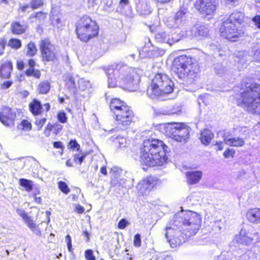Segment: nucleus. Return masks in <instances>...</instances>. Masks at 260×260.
<instances>
[{"mask_svg": "<svg viewBox=\"0 0 260 260\" xmlns=\"http://www.w3.org/2000/svg\"><path fill=\"white\" fill-rule=\"evenodd\" d=\"M43 4L42 0H32L31 2V7L32 9L40 8Z\"/></svg>", "mask_w": 260, "mask_h": 260, "instance_id": "79ce46f5", "label": "nucleus"}, {"mask_svg": "<svg viewBox=\"0 0 260 260\" xmlns=\"http://www.w3.org/2000/svg\"><path fill=\"white\" fill-rule=\"evenodd\" d=\"M110 108L118 124L123 126L122 128L128 127L130 124L129 107L123 101L114 98L111 101Z\"/></svg>", "mask_w": 260, "mask_h": 260, "instance_id": "0eeeda50", "label": "nucleus"}, {"mask_svg": "<svg viewBox=\"0 0 260 260\" xmlns=\"http://www.w3.org/2000/svg\"><path fill=\"white\" fill-rule=\"evenodd\" d=\"M120 147H126V140L124 138H117Z\"/></svg>", "mask_w": 260, "mask_h": 260, "instance_id": "603ef678", "label": "nucleus"}, {"mask_svg": "<svg viewBox=\"0 0 260 260\" xmlns=\"http://www.w3.org/2000/svg\"><path fill=\"white\" fill-rule=\"evenodd\" d=\"M127 221L124 219H121L118 223V228H125L127 225Z\"/></svg>", "mask_w": 260, "mask_h": 260, "instance_id": "bf43d9fd", "label": "nucleus"}, {"mask_svg": "<svg viewBox=\"0 0 260 260\" xmlns=\"http://www.w3.org/2000/svg\"><path fill=\"white\" fill-rule=\"evenodd\" d=\"M167 148V146L161 140L155 139L145 140L141 152L142 162L150 167L162 166L168 159Z\"/></svg>", "mask_w": 260, "mask_h": 260, "instance_id": "f257e3e1", "label": "nucleus"}, {"mask_svg": "<svg viewBox=\"0 0 260 260\" xmlns=\"http://www.w3.org/2000/svg\"><path fill=\"white\" fill-rule=\"evenodd\" d=\"M12 70V64L10 61H7L3 63L0 68V75L2 78L7 79L11 76Z\"/></svg>", "mask_w": 260, "mask_h": 260, "instance_id": "5701e85b", "label": "nucleus"}, {"mask_svg": "<svg viewBox=\"0 0 260 260\" xmlns=\"http://www.w3.org/2000/svg\"><path fill=\"white\" fill-rule=\"evenodd\" d=\"M38 51L36 44L33 42H29L27 45L26 55L29 57L35 56Z\"/></svg>", "mask_w": 260, "mask_h": 260, "instance_id": "c756f323", "label": "nucleus"}, {"mask_svg": "<svg viewBox=\"0 0 260 260\" xmlns=\"http://www.w3.org/2000/svg\"><path fill=\"white\" fill-rule=\"evenodd\" d=\"M209 29L207 27L204 25H198L196 27L195 35L197 37L201 39L208 36Z\"/></svg>", "mask_w": 260, "mask_h": 260, "instance_id": "c85d7f7f", "label": "nucleus"}, {"mask_svg": "<svg viewBox=\"0 0 260 260\" xmlns=\"http://www.w3.org/2000/svg\"><path fill=\"white\" fill-rule=\"evenodd\" d=\"M105 72L108 77V86L114 87L118 84L121 88L128 90L130 83V69L123 62L117 64L114 69L113 66L108 67Z\"/></svg>", "mask_w": 260, "mask_h": 260, "instance_id": "7ed1b4c3", "label": "nucleus"}, {"mask_svg": "<svg viewBox=\"0 0 260 260\" xmlns=\"http://www.w3.org/2000/svg\"><path fill=\"white\" fill-rule=\"evenodd\" d=\"M187 12V9H186L185 8H182L179 10V11H178L176 13L175 17L178 19H180V20H181L182 21L183 18L185 16V15L186 14Z\"/></svg>", "mask_w": 260, "mask_h": 260, "instance_id": "4c0bfd02", "label": "nucleus"}, {"mask_svg": "<svg viewBox=\"0 0 260 260\" xmlns=\"http://www.w3.org/2000/svg\"><path fill=\"white\" fill-rule=\"evenodd\" d=\"M244 16L240 12L232 13L229 17L224 21L220 28L221 36L232 42H236L243 32L239 29L243 21Z\"/></svg>", "mask_w": 260, "mask_h": 260, "instance_id": "20e7f679", "label": "nucleus"}, {"mask_svg": "<svg viewBox=\"0 0 260 260\" xmlns=\"http://www.w3.org/2000/svg\"><path fill=\"white\" fill-rule=\"evenodd\" d=\"M34 17L38 19L40 21L43 20L46 18V14L42 12H38L35 14Z\"/></svg>", "mask_w": 260, "mask_h": 260, "instance_id": "8fccbe9b", "label": "nucleus"}, {"mask_svg": "<svg viewBox=\"0 0 260 260\" xmlns=\"http://www.w3.org/2000/svg\"><path fill=\"white\" fill-rule=\"evenodd\" d=\"M178 38H170V34L164 29H158L156 31L155 35V40L160 43H166L172 45L175 43L177 42V40L179 39Z\"/></svg>", "mask_w": 260, "mask_h": 260, "instance_id": "dca6fc26", "label": "nucleus"}, {"mask_svg": "<svg viewBox=\"0 0 260 260\" xmlns=\"http://www.w3.org/2000/svg\"><path fill=\"white\" fill-rule=\"evenodd\" d=\"M53 146L56 148H62V144L61 142L57 141L53 143Z\"/></svg>", "mask_w": 260, "mask_h": 260, "instance_id": "e2e57ef3", "label": "nucleus"}, {"mask_svg": "<svg viewBox=\"0 0 260 260\" xmlns=\"http://www.w3.org/2000/svg\"><path fill=\"white\" fill-rule=\"evenodd\" d=\"M83 234L85 238L86 241L87 242H89V238H89V234L86 231H84L83 232Z\"/></svg>", "mask_w": 260, "mask_h": 260, "instance_id": "69168bd1", "label": "nucleus"}, {"mask_svg": "<svg viewBox=\"0 0 260 260\" xmlns=\"http://www.w3.org/2000/svg\"><path fill=\"white\" fill-rule=\"evenodd\" d=\"M18 128L22 130L30 131L31 129V124L28 120L24 119L18 125Z\"/></svg>", "mask_w": 260, "mask_h": 260, "instance_id": "c9c22d12", "label": "nucleus"}, {"mask_svg": "<svg viewBox=\"0 0 260 260\" xmlns=\"http://www.w3.org/2000/svg\"><path fill=\"white\" fill-rule=\"evenodd\" d=\"M16 117V113L9 107H4L0 113V121L6 126L14 125Z\"/></svg>", "mask_w": 260, "mask_h": 260, "instance_id": "4468645a", "label": "nucleus"}, {"mask_svg": "<svg viewBox=\"0 0 260 260\" xmlns=\"http://www.w3.org/2000/svg\"><path fill=\"white\" fill-rule=\"evenodd\" d=\"M136 9L141 15H146L151 12L150 8L145 0L139 1L136 3Z\"/></svg>", "mask_w": 260, "mask_h": 260, "instance_id": "393cba45", "label": "nucleus"}, {"mask_svg": "<svg viewBox=\"0 0 260 260\" xmlns=\"http://www.w3.org/2000/svg\"><path fill=\"white\" fill-rule=\"evenodd\" d=\"M86 155L83 153H77L74 155V160L75 162L81 165Z\"/></svg>", "mask_w": 260, "mask_h": 260, "instance_id": "58836bf2", "label": "nucleus"}, {"mask_svg": "<svg viewBox=\"0 0 260 260\" xmlns=\"http://www.w3.org/2000/svg\"><path fill=\"white\" fill-rule=\"evenodd\" d=\"M6 44V41L4 38L0 39V46L3 49H4Z\"/></svg>", "mask_w": 260, "mask_h": 260, "instance_id": "0e129e2a", "label": "nucleus"}, {"mask_svg": "<svg viewBox=\"0 0 260 260\" xmlns=\"http://www.w3.org/2000/svg\"><path fill=\"white\" fill-rule=\"evenodd\" d=\"M32 181L26 179H20L19 180L20 185L23 187L25 190L29 192L32 189Z\"/></svg>", "mask_w": 260, "mask_h": 260, "instance_id": "2f4dec72", "label": "nucleus"}, {"mask_svg": "<svg viewBox=\"0 0 260 260\" xmlns=\"http://www.w3.org/2000/svg\"><path fill=\"white\" fill-rule=\"evenodd\" d=\"M28 64L29 68L25 72L26 75L27 76H33L38 79L40 78L41 76L40 71L34 69L36 66L35 61L33 59H30L28 60Z\"/></svg>", "mask_w": 260, "mask_h": 260, "instance_id": "4be33fe9", "label": "nucleus"}, {"mask_svg": "<svg viewBox=\"0 0 260 260\" xmlns=\"http://www.w3.org/2000/svg\"><path fill=\"white\" fill-rule=\"evenodd\" d=\"M75 211L78 213H82L84 211V208L79 205L76 206Z\"/></svg>", "mask_w": 260, "mask_h": 260, "instance_id": "680f3d73", "label": "nucleus"}, {"mask_svg": "<svg viewBox=\"0 0 260 260\" xmlns=\"http://www.w3.org/2000/svg\"><path fill=\"white\" fill-rule=\"evenodd\" d=\"M98 32L99 26L96 23L87 16H84L80 19L76 28L78 38L84 42L97 36Z\"/></svg>", "mask_w": 260, "mask_h": 260, "instance_id": "1a4fd4ad", "label": "nucleus"}, {"mask_svg": "<svg viewBox=\"0 0 260 260\" xmlns=\"http://www.w3.org/2000/svg\"><path fill=\"white\" fill-rule=\"evenodd\" d=\"M198 229H166V237L171 247L181 245L195 235Z\"/></svg>", "mask_w": 260, "mask_h": 260, "instance_id": "6e6552de", "label": "nucleus"}, {"mask_svg": "<svg viewBox=\"0 0 260 260\" xmlns=\"http://www.w3.org/2000/svg\"><path fill=\"white\" fill-rule=\"evenodd\" d=\"M246 218L248 221L254 224L260 223V208H255L249 209L246 213Z\"/></svg>", "mask_w": 260, "mask_h": 260, "instance_id": "a211bd4d", "label": "nucleus"}, {"mask_svg": "<svg viewBox=\"0 0 260 260\" xmlns=\"http://www.w3.org/2000/svg\"><path fill=\"white\" fill-rule=\"evenodd\" d=\"M224 142L225 144L234 147H242L245 143L244 140L239 137L225 139Z\"/></svg>", "mask_w": 260, "mask_h": 260, "instance_id": "bb28decb", "label": "nucleus"}, {"mask_svg": "<svg viewBox=\"0 0 260 260\" xmlns=\"http://www.w3.org/2000/svg\"><path fill=\"white\" fill-rule=\"evenodd\" d=\"M66 240L67 241V245L69 251L72 252L73 248L72 245V240L71 237L69 235H67L65 237Z\"/></svg>", "mask_w": 260, "mask_h": 260, "instance_id": "a18cd8bd", "label": "nucleus"}, {"mask_svg": "<svg viewBox=\"0 0 260 260\" xmlns=\"http://www.w3.org/2000/svg\"><path fill=\"white\" fill-rule=\"evenodd\" d=\"M57 119L61 123H65L67 121L66 114L64 112H60L57 115Z\"/></svg>", "mask_w": 260, "mask_h": 260, "instance_id": "49530a36", "label": "nucleus"}, {"mask_svg": "<svg viewBox=\"0 0 260 260\" xmlns=\"http://www.w3.org/2000/svg\"><path fill=\"white\" fill-rule=\"evenodd\" d=\"M17 67L19 70H22L24 67V64L23 61L19 60L17 62Z\"/></svg>", "mask_w": 260, "mask_h": 260, "instance_id": "052dcab7", "label": "nucleus"}, {"mask_svg": "<svg viewBox=\"0 0 260 260\" xmlns=\"http://www.w3.org/2000/svg\"><path fill=\"white\" fill-rule=\"evenodd\" d=\"M257 234L256 232L252 233H250L249 229L246 230V229H242L240 232L238 239L240 242L248 245L250 244L253 240H257Z\"/></svg>", "mask_w": 260, "mask_h": 260, "instance_id": "f3484780", "label": "nucleus"}, {"mask_svg": "<svg viewBox=\"0 0 260 260\" xmlns=\"http://www.w3.org/2000/svg\"><path fill=\"white\" fill-rule=\"evenodd\" d=\"M201 218L196 212L190 211L178 212L174 217L173 225L175 226L201 225Z\"/></svg>", "mask_w": 260, "mask_h": 260, "instance_id": "9b49d317", "label": "nucleus"}, {"mask_svg": "<svg viewBox=\"0 0 260 260\" xmlns=\"http://www.w3.org/2000/svg\"><path fill=\"white\" fill-rule=\"evenodd\" d=\"M78 88L82 90H85L87 88L90 87L91 84L89 81L84 78H81L78 80Z\"/></svg>", "mask_w": 260, "mask_h": 260, "instance_id": "72a5a7b5", "label": "nucleus"}, {"mask_svg": "<svg viewBox=\"0 0 260 260\" xmlns=\"http://www.w3.org/2000/svg\"><path fill=\"white\" fill-rule=\"evenodd\" d=\"M85 257L86 260H96L93 251L91 249H87L85 251Z\"/></svg>", "mask_w": 260, "mask_h": 260, "instance_id": "a19ab883", "label": "nucleus"}, {"mask_svg": "<svg viewBox=\"0 0 260 260\" xmlns=\"http://www.w3.org/2000/svg\"><path fill=\"white\" fill-rule=\"evenodd\" d=\"M128 4V0H120L119 6L121 7H123L125 5Z\"/></svg>", "mask_w": 260, "mask_h": 260, "instance_id": "338daca9", "label": "nucleus"}, {"mask_svg": "<svg viewBox=\"0 0 260 260\" xmlns=\"http://www.w3.org/2000/svg\"><path fill=\"white\" fill-rule=\"evenodd\" d=\"M80 145L77 143L76 140H71L68 145V148L72 149L73 150H79L80 149Z\"/></svg>", "mask_w": 260, "mask_h": 260, "instance_id": "ea45409f", "label": "nucleus"}, {"mask_svg": "<svg viewBox=\"0 0 260 260\" xmlns=\"http://www.w3.org/2000/svg\"><path fill=\"white\" fill-rule=\"evenodd\" d=\"M142 71L139 69H134L132 71V77H131V84H133V87L131 91H136L139 87V83L141 80L140 75L142 74Z\"/></svg>", "mask_w": 260, "mask_h": 260, "instance_id": "412c9836", "label": "nucleus"}, {"mask_svg": "<svg viewBox=\"0 0 260 260\" xmlns=\"http://www.w3.org/2000/svg\"><path fill=\"white\" fill-rule=\"evenodd\" d=\"M215 69H216L217 74H218L220 76H222L225 71V70L223 69H221V67L219 65H218L217 66H216L215 67Z\"/></svg>", "mask_w": 260, "mask_h": 260, "instance_id": "13d9d810", "label": "nucleus"}, {"mask_svg": "<svg viewBox=\"0 0 260 260\" xmlns=\"http://www.w3.org/2000/svg\"><path fill=\"white\" fill-rule=\"evenodd\" d=\"M235 152L233 149H227L223 153V156L225 158L233 157Z\"/></svg>", "mask_w": 260, "mask_h": 260, "instance_id": "de8ad7c7", "label": "nucleus"}, {"mask_svg": "<svg viewBox=\"0 0 260 260\" xmlns=\"http://www.w3.org/2000/svg\"><path fill=\"white\" fill-rule=\"evenodd\" d=\"M157 180L152 176L147 177L139 183L138 190L143 194L148 193L157 184Z\"/></svg>", "mask_w": 260, "mask_h": 260, "instance_id": "2eb2a0df", "label": "nucleus"}, {"mask_svg": "<svg viewBox=\"0 0 260 260\" xmlns=\"http://www.w3.org/2000/svg\"><path fill=\"white\" fill-rule=\"evenodd\" d=\"M50 84L47 81H43L40 83L38 87L39 92L42 94L47 93L50 90Z\"/></svg>", "mask_w": 260, "mask_h": 260, "instance_id": "473e14b6", "label": "nucleus"}, {"mask_svg": "<svg viewBox=\"0 0 260 260\" xmlns=\"http://www.w3.org/2000/svg\"><path fill=\"white\" fill-rule=\"evenodd\" d=\"M16 212L20 217L22 218L23 220L27 224L28 226H30L32 224V220L24 210L17 209Z\"/></svg>", "mask_w": 260, "mask_h": 260, "instance_id": "7c9ffc66", "label": "nucleus"}, {"mask_svg": "<svg viewBox=\"0 0 260 260\" xmlns=\"http://www.w3.org/2000/svg\"><path fill=\"white\" fill-rule=\"evenodd\" d=\"M179 37V39L177 40V42L180 41L182 37H183V35L181 33L180 31H176L175 32H172L171 35H170V38H173L174 37L175 38H178Z\"/></svg>", "mask_w": 260, "mask_h": 260, "instance_id": "09e8293b", "label": "nucleus"}, {"mask_svg": "<svg viewBox=\"0 0 260 260\" xmlns=\"http://www.w3.org/2000/svg\"><path fill=\"white\" fill-rule=\"evenodd\" d=\"M29 109L34 115H40L42 112V106L40 101L35 99L29 104Z\"/></svg>", "mask_w": 260, "mask_h": 260, "instance_id": "a878e982", "label": "nucleus"}, {"mask_svg": "<svg viewBox=\"0 0 260 260\" xmlns=\"http://www.w3.org/2000/svg\"><path fill=\"white\" fill-rule=\"evenodd\" d=\"M254 24L259 28H260V16L257 15L252 18Z\"/></svg>", "mask_w": 260, "mask_h": 260, "instance_id": "864d4df0", "label": "nucleus"}, {"mask_svg": "<svg viewBox=\"0 0 260 260\" xmlns=\"http://www.w3.org/2000/svg\"><path fill=\"white\" fill-rule=\"evenodd\" d=\"M22 44L20 40L11 39L9 40L8 46L14 49H18L21 47Z\"/></svg>", "mask_w": 260, "mask_h": 260, "instance_id": "f704fd0d", "label": "nucleus"}, {"mask_svg": "<svg viewBox=\"0 0 260 260\" xmlns=\"http://www.w3.org/2000/svg\"><path fill=\"white\" fill-rule=\"evenodd\" d=\"M46 121V118H37L36 119L35 124L38 126L39 129H40L44 125Z\"/></svg>", "mask_w": 260, "mask_h": 260, "instance_id": "37998d69", "label": "nucleus"}, {"mask_svg": "<svg viewBox=\"0 0 260 260\" xmlns=\"http://www.w3.org/2000/svg\"><path fill=\"white\" fill-rule=\"evenodd\" d=\"M216 146L217 147V150H222L223 149V143L222 142H217Z\"/></svg>", "mask_w": 260, "mask_h": 260, "instance_id": "774afa93", "label": "nucleus"}, {"mask_svg": "<svg viewBox=\"0 0 260 260\" xmlns=\"http://www.w3.org/2000/svg\"><path fill=\"white\" fill-rule=\"evenodd\" d=\"M228 254V253L227 252H223L219 256L215 257L214 260H229V259L226 257Z\"/></svg>", "mask_w": 260, "mask_h": 260, "instance_id": "3c124183", "label": "nucleus"}, {"mask_svg": "<svg viewBox=\"0 0 260 260\" xmlns=\"http://www.w3.org/2000/svg\"><path fill=\"white\" fill-rule=\"evenodd\" d=\"M218 5L217 0H196L194 7L198 12L205 16L213 15Z\"/></svg>", "mask_w": 260, "mask_h": 260, "instance_id": "ddd939ff", "label": "nucleus"}, {"mask_svg": "<svg viewBox=\"0 0 260 260\" xmlns=\"http://www.w3.org/2000/svg\"><path fill=\"white\" fill-rule=\"evenodd\" d=\"M78 80L77 76H74L71 74H67L63 76V80L66 83V85L68 89L72 92H75L77 88V85L75 81Z\"/></svg>", "mask_w": 260, "mask_h": 260, "instance_id": "aec40b11", "label": "nucleus"}, {"mask_svg": "<svg viewBox=\"0 0 260 260\" xmlns=\"http://www.w3.org/2000/svg\"><path fill=\"white\" fill-rule=\"evenodd\" d=\"M141 245V235L139 234H136L134 238V245L136 247H140Z\"/></svg>", "mask_w": 260, "mask_h": 260, "instance_id": "c03bdc74", "label": "nucleus"}, {"mask_svg": "<svg viewBox=\"0 0 260 260\" xmlns=\"http://www.w3.org/2000/svg\"><path fill=\"white\" fill-rule=\"evenodd\" d=\"M214 137V134L211 131L205 129L201 133L200 139L202 144L205 145H208Z\"/></svg>", "mask_w": 260, "mask_h": 260, "instance_id": "b1692460", "label": "nucleus"}, {"mask_svg": "<svg viewBox=\"0 0 260 260\" xmlns=\"http://www.w3.org/2000/svg\"><path fill=\"white\" fill-rule=\"evenodd\" d=\"M26 28L25 25H21L19 22H14L11 24L12 32L15 35H20L24 33Z\"/></svg>", "mask_w": 260, "mask_h": 260, "instance_id": "cd10ccee", "label": "nucleus"}, {"mask_svg": "<svg viewBox=\"0 0 260 260\" xmlns=\"http://www.w3.org/2000/svg\"><path fill=\"white\" fill-rule=\"evenodd\" d=\"M239 102L242 107L253 114H260V84L246 83Z\"/></svg>", "mask_w": 260, "mask_h": 260, "instance_id": "f03ea898", "label": "nucleus"}, {"mask_svg": "<svg viewBox=\"0 0 260 260\" xmlns=\"http://www.w3.org/2000/svg\"><path fill=\"white\" fill-rule=\"evenodd\" d=\"M172 70L180 79H185L193 75L198 69L191 59L186 55L176 57L173 62Z\"/></svg>", "mask_w": 260, "mask_h": 260, "instance_id": "423d86ee", "label": "nucleus"}, {"mask_svg": "<svg viewBox=\"0 0 260 260\" xmlns=\"http://www.w3.org/2000/svg\"><path fill=\"white\" fill-rule=\"evenodd\" d=\"M12 84V82L10 81H7L4 82L2 85L1 87L3 89H8L9 88Z\"/></svg>", "mask_w": 260, "mask_h": 260, "instance_id": "5fc2aeb1", "label": "nucleus"}, {"mask_svg": "<svg viewBox=\"0 0 260 260\" xmlns=\"http://www.w3.org/2000/svg\"><path fill=\"white\" fill-rule=\"evenodd\" d=\"M173 82L167 75L157 74L155 76L151 85L148 87L147 94L151 98L162 94H169L173 91Z\"/></svg>", "mask_w": 260, "mask_h": 260, "instance_id": "39448f33", "label": "nucleus"}, {"mask_svg": "<svg viewBox=\"0 0 260 260\" xmlns=\"http://www.w3.org/2000/svg\"><path fill=\"white\" fill-rule=\"evenodd\" d=\"M166 135L179 142H186L189 138L188 127L181 123H170L166 124L165 128Z\"/></svg>", "mask_w": 260, "mask_h": 260, "instance_id": "9d476101", "label": "nucleus"}, {"mask_svg": "<svg viewBox=\"0 0 260 260\" xmlns=\"http://www.w3.org/2000/svg\"><path fill=\"white\" fill-rule=\"evenodd\" d=\"M173 20H174V24L173 25V27H179L180 26V25L181 24L182 21L181 20H180V19H178L175 17L174 18Z\"/></svg>", "mask_w": 260, "mask_h": 260, "instance_id": "4d7b16f0", "label": "nucleus"}, {"mask_svg": "<svg viewBox=\"0 0 260 260\" xmlns=\"http://www.w3.org/2000/svg\"><path fill=\"white\" fill-rule=\"evenodd\" d=\"M58 187L62 192L66 194H68L70 191V189L68 185L64 182L59 181L58 182Z\"/></svg>", "mask_w": 260, "mask_h": 260, "instance_id": "e433bc0d", "label": "nucleus"}, {"mask_svg": "<svg viewBox=\"0 0 260 260\" xmlns=\"http://www.w3.org/2000/svg\"><path fill=\"white\" fill-rule=\"evenodd\" d=\"M39 46L43 61H53L56 59L57 52L48 39H41Z\"/></svg>", "mask_w": 260, "mask_h": 260, "instance_id": "f8f14e48", "label": "nucleus"}, {"mask_svg": "<svg viewBox=\"0 0 260 260\" xmlns=\"http://www.w3.org/2000/svg\"><path fill=\"white\" fill-rule=\"evenodd\" d=\"M188 184L192 185L199 182L202 177V173L201 171H188L185 174Z\"/></svg>", "mask_w": 260, "mask_h": 260, "instance_id": "6ab92c4d", "label": "nucleus"}, {"mask_svg": "<svg viewBox=\"0 0 260 260\" xmlns=\"http://www.w3.org/2000/svg\"><path fill=\"white\" fill-rule=\"evenodd\" d=\"M249 253H244V254H242L241 256H237V260H249Z\"/></svg>", "mask_w": 260, "mask_h": 260, "instance_id": "6e6d98bb", "label": "nucleus"}]
</instances>
